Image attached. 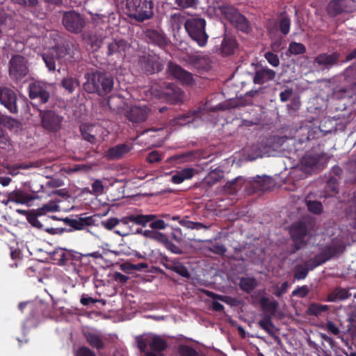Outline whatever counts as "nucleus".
<instances>
[{
	"mask_svg": "<svg viewBox=\"0 0 356 356\" xmlns=\"http://www.w3.org/2000/svg\"><path fill=\"white\" fill-rule=\"evenodd\" d=\"M84 78L83 88L88 93L104 97L113 89L114 78L109 72L92 70L84 74Z\"/></svg>",
	"mask_w": 356,
	"mask_h": 356,
	"instance_id": "1",
	"label": "nucleus"
},
{
	"mask_svg": "<svg viewBox=\"0 0 356 356\" xmlns=\"http://www.w3.org/2000/svg\"><path fill=\"white\" fill-rule=\"evenodd\" d=\"M59 210L60 207L58 204L54 201H50L42 205V207L29 211L27 213L26 219L33 227L43 229L49 234H60L64 232L65 229L49 227L44 223V222L47 221L50 218L58 219L54 216H50L46 214L49 212L58 211Z\"/></svg>",
	"mask_w": 356,
	"mask_h": 356,
	"instance_id": "2",
	"label": "nucleus"
},
{
	"mask_svg": "<svg viewBox=\"0 0 356 356\" xmlns=\"http://www.w3.org/2000/svg\"><path fill=\"white\" fill-rule=\"evenodd\" d=\"M127 8L129 16L139 22L150 19L154 15L152 0H128Z\"/></svg>",
	"mask_w": 356,
	"mask_h": 356,
	"instance_id": "3",
	"label": "nucleus"
},
{
	"mask_svg": "<svg viewBox=\"0 0 356 356\" xmlns=\"http://www.w3.org/2000/svg\"><path fill=\"white\" fill-rule=\"evenodd\" d=\"M184 28L190 38L200 47L206 46L209 35L205 31V19L195 17L188 19L184 22Z\"/></svg>",
	"mask_w": 356,
	"mask_h": 356,
	"instance_id": "4",
	"label": "nucleus"
},
{
	"mask_svg": "<svg viewBox=\"0 0 356 356\" xmlns=\"http://www.w3.org/2000/svg\"><path fill=\"white\" fill-rule=\"evenodd\" d=\"M121 221L124 225L132 222L143 227L149 225L154 230L165 229L168 226V222L162 218H157L155 214H131L122 218Z\"/></svg>",
	"mask_w": 356,
	"mask_h": 356,
	"instance_id": "5",
	"label": "nucleus"
},
{
	"mask_svg": "<svg viewBox=\"0 0 356 356\" xmlns=\"http://www.w3.org/2000/svg\"><path fill=\"white\" fill-rule=\"evenodd\" d=\"M289 233L294 243V250L292 253L300 250L307 245L311 239L312 234L305 222L298 221L294 222L289 229Z\"/></svg>",
	"mask_w": 356,
	"mask_h": 356,
	"instance_id": "6",
	"label": "nucleus"
},
{
	"mask_svg": "<svg viewBox=\"0 0 356 356\" xmlns=\"http://www.w3.org/2000/svg\"><path fill=\"white\" fill-rule=\"evenodd\" d=\"M29 72V60L21 54H13L8 61V74L15 81H21Z\"/></svg>",
	"mask_w": 356,
	"mask_h": 356,
	"instance_id": "7",
	"label": "nucleus"
},
{
	"mask_svg": "<svg viewBox=\"0 0 356 356\" xmlns=\"http://www.w3.org/2000/svg\"><path fill=\"white\" fill-rule=\"evenodd\" d=\"M41 127L47 132L57 133L62 127L64 118L55 111L39 110Z\"/></svg>",
	"mask_w": 356,
	"mask_h": 356,
	"instance_id": "8",
	"label": "nucleus"
},
{
	"mask_svg": "<svg viewBox=\"0 0 356 356\" xmlns=\"http://www.w3.org/2000/svg\"><path fill=\"white\" fill-rule=\"evenodd\" d=\"M152 92L160 99H163L167 102L176 104L182 101L183 92L180 88L173 83H163L159 89L152 88Z\"/></svg>",
	"mask_w": 356,
	"mask_h": 356,
	"instance_id": "9",
	"label": "nucleus"
},
{
	"mask_svg": "<svg viewBox=\"0 0 356 356\" xmlns=\"http://www.w3.org/2000/svg\"><path fill=\"white\" fill-rule=\"evenodd\" d=\"M62 24L70 33H79L86 26L84 17L74 10L63 12Z\"/></svg>",
	"mask_w": 356,
	"mask_h": 356,
	"instance_id": "10",
	"label": "nucleus"
},
{
	"mask_svg": "<svg viewBox=\"0 0 356 356\" xmlns=\"http://www.w3.org/2000/svg\"><path fill=\"white\" fill-rule=\"evenodd\" d=\"M131 45L124 39L115 38L107 43L106 55L115 56L118 59L124 60L129 52Z\"/></svg>",
	"mask_w": 356,
	"mask_h": 356,
	"instance_id": "11",
	"label": "nucleus"
},
{
	"mask_svg": "<svg viewBox=\"0 0 356 356\" xmlns=\"http://www.w3.org/2000/svg\"><path fill=\"white\" fill-rule=\"evenodd\" d=\"M355 9L354 0H332L327 4L326 11L330 17H334L343 13H353Z\"/></svg>",
	"mask_w": 356,
	"mask_h": 356,
	"instance_id": "12",
	"label": "nucleus"
},
{
	"mask_svg": "<svg viewBox=\"0 0 356 356\" xmlns=\"http://www.w3.org/2000/svg\"><path fill=\"white\" fill-rule=\"evenodd\" d=\"M29 97L38 99L40 104H46L50 98L49 85L42 81H33L29 85Z\"/></svg>",
	"mask_w": 356,
	"mask_h": 356,
	"instance_id": "13",
	"label": "nucleus"
},
{
	"mask_svg": "<svg viewBox=\"0 0 356 356\" xmlns=\"http://www.w3.org/2000/svg\"><path fill=\"white\" fill-rule=\"evenodd\" d=\"M341 59V54L338 51L332 53H321L318 54L314 60L315 65L318 66L321 70H329L334 67L339 65Z\"/></svg>",
	"mask_w": 356,
	"mask_h": 356,
	"instance_id": "14",
	"label": "nucleus"
},
{
	"mask_svg": "<svg viewBox=\"0 0 356 356\" xmlns=\"http://www.w3.org/2000/svg\"><path fill=\"white\" fill-rule=\"evenodd\" d=\"M168 70L170 75L183 85L192 86L195 83L193 74L173 62L168 63Z\"/></svg>",
	"mask_w": 356,
	"mask_h": 356,
	"instance_id": "15",
	"label": "nucleus"
},
{
	"mask_svg": "<svg viewBox=\"0 0 356 356\" xmlns=\"http://www.w3.org/2000/svg\"><path fill=\"white\" fill-rule=\"evenodd\" d=\"M79 130L82 138L91 145H96L100 142L98 137L100 135L102 128L99 126L82 123L79 126Z\"/></svg>",
	"mask_w": 356,
	"mask_h": 356,
	"instance_id": "16",
	"label": "nucleus"
},
{
	"mask_svg": "<svg viewBox=\"0 0 356 356\" xmlns=\"http://www.w3.org/2000/svg\"><path fill=\"white\" fill-rule=\"evenodd\" d=\"M0 102L11 113H17V95L15 91L7 87H0Z\"/></svg>",
	"mask_w": 356,
	"mask_h": 356,
	"instance_id": "17",
	"label": "nucleus"
},
{
	"mask_svg": "<svg viewBox=\"0 0 356 356\" xmlns=\"http://www.w3.org/2000/svg\"><path fill=\"white\" fill-rule=\"evenodd\" d=\"M62 220L67 226L70 227L69 229L59 228L60 229H65L64 232H70L74 230H83L86 227L92 225L95 222L92 216L79 217L77 218H65L62 219Z\"/></svg>",
	"mask_w": 356,
	"mask_h": 356,
	"instance_id": "18",
	"label": "nucleus"
},
{
	"mask_svg": "<svg viewBox=\"0 0 356 356\" xmlns=\"http://www.w3.org/2000/svg\"><path fill=\"white\" fill-rule=\"evenodd\" d=\"M141 67L148 74H152L161 72L163 70V65L159 57L156 55H147L141 56L139 59Z\"/></svg>",
	"mask_w": 356,
	"mask_h": 356,
	"instance_id": "19",
	"label": "nucleus"
},
{
	"mask_svg": "<svg viewBox=\"0 0 356 356\" xmlns=\"http://www.w3.org/2000/svg\"><path fill=\"white\" fill-rule=\"evenodd\" d=\"M144 34L149 43L156 45L160 48H165L168 44V40L161 31L148 29Z\"/></svg>",
	"mask_w": 356,
	"mask_h": 356,
	"instance_id": "20",
	"label": "nucleus"
},
{
	"mask_svg": "<svg viewBox=\"0 0 356 356\" xmlns=\"http://www.w3.org/2000/svg\"><path fill=\"white\" fill-rule=\"evenodd\" d=\"M149 111L147 106H134L127 112V118L134 123H140L146 120Z\"/></svg>",
	"mask_w": 356,
	"mask_h": 356,
	"instance_id": "21",
	"label": "nucleus"
},
{
	"mask_svg": "<svg viewBox=\"0 0 356 356\" xmlns=\"http://www.w3.org/2000/svg\"><path fill=\"white\" fill-rule=\"evenodd\" d=\"M163 266L183 277L189 278L191 276L188 268L177 259H165Z\"/></svg>",
	"mask_w": 356,
	"mask_h": 356,
	"instance_id": "22",
	"label": "nucleus"
},
{
	"mask_svg": "<svg viewBox=\"0 0 356 356\" xmlns=\"http://www.w3.org/2000/svg\"><path fill=\"white\" fill-rule=\"evenodd\" d=\"M323 156L319 154H305L301 159V169L303 172H310L316 169Z\"/></svg>",
	"mask_w": 356,
	"mask_h": 356,
	"instance_id": "23",
	"label": "nucleus"
},
{
	"mask_svg": "<svg viewBox=\"0 0 356 356\" xmlns=\"http://www.w3.org/2000/svg\"><path fill=\"white\" fill-rule=\"evenodd\" d=\"M275 72L267 67L256 69L253 77L254 84L262 85L273 81L275 77Z\"/></svg>",
	"mask_w": 356,
	"mask_h": 356,
	"instance_id": "24",
	"label": "nucleus"
},
{
	"mask_svg": "<svg viewBox=\"0 0 356 356\" xmlns=\"http://www.w3.org/2000/svg\"><path fill=\"white\" fill-rule=\"evenodd\" d=\"M131 150V147L125 143L110 147L106 152L107 159L113 161L121 159Z\"/></svg>",
	"mask_w": 356,
	"mask_h": 356,
	"instance_id": "25",
	"label": "nucleus"
},
{
	"mask_svg": "<svg viewBox=\"0 0 356 356\" xmlns=\"http://www.w3.org/2000/svg\"><path fill=\"white\" fill-rule=\"evenodd\" d=\"M238 47L235 37L231 34L225 33L221 42L220 52L223 56L232 55Z\"/></svg>",
	"mask_w": 356,
	"mask_h": 356,
	"instance_id": "26",
	"label": "nucleus"
},
{
	"mask_svg": "<svg viewBox=\"0 0 356 356\" xmlns=\"http://www.w3.org/2000/svg\"><path fill=\"white\" fill-rule=\"evenodd\" d=\"M33 200L31 195L21 189H16L8 193V201L20 204H26Z\"/></svg>",
	"mask_w": 356,
	"mask_h": 356,
	"instance_id": "27",
	"label": "nucleus"
},
{
	"mask_svg": "<svg viewBox=\"0 0 356 356\" xmlns=\"http://www.w3.org/2000/svg\"><path fill=\"white\" fill-rule=\"evenodd\" d=\"M344 87L340 90L346 93L356 87V67H349L344 72Z\"/></svg>",
	"mask_w": 356,
	"mask_h": 356,
	"instance_id": "28",
	"label": "nucleus"
},
{
	"mask_svg": "<svg viewBox=\"0 0 356 356\" xmlns=\"http://www.w3.org/2000/svg\"><path fill=\"white\" fill-rule=\"evenodd\" d=\"M84 336L87 343L92 348L97 350L106 348V343L104 342L101 334L92 332H86L84 333Z\"/></svg>",
	"mask_w": 356,
	"mask_h": 356,
	"instance_id": "29",
	"label": "nucleus"
},
{
	"mask_svg": "<svg viewBox=\"0 0 356 356\" xmlns=\"http://www.w3.org/2000/svg\"><path fill=\"white\" fill-rule=\"evenodd\" d=\"M84 260L83 259V262L81 261V265L78 268V274L82 280L87 282L92 276L97 277V270L91 265L84 264Z\"/></svg>",
	"mask_w": 356,
	"mask_h": 356,
	"instance_id": "30",
	"label": "nucleus"
},
{
	"mask_svg": "<svg viewBox=\"0 0 356 356\" xmlns=\"http://www.w3.org/2000/svg\"><path fill=\"white\" fill-rule=\"evenodd\" d=\"M238 30L248 33L251 30V26L247 18L240 13L230 22Z\"/></svg>",
	"mask_w": 356,
	"mask_h": 356,
	"instance_id": "31",
	"label": "nucleus"
},
{
	"mask_svg": "<svg viewBox=\"0 0 356 356\" xmlns=\"http://www.w3.org/2000/svg\"><path fill=\"white\" fill-rule=\"evenodd\" d=\"M220 13L229 22H231L235 17L239 13L238 10L232 5L222 3L218 8Z\"/></svg>",
	"mask_w": 356,
	"mask_h": 356,
	"instance_id": "32",
	"label": "nucleus"
},
{
	"mask_svg": "<svg viewBox=\"0 0 356 356\" xmlns=\"http://www.w3.org/2000/svg\"><path fill=\"white\" fill-rule=\"evenodd\" d=\"M54 54H56V52L50 48L41 55L46 67L49 71L56 70V61L57 60V58Z\"/></svg>",
	"mask_w": 356,
	"mask_h": 356,
	"instance_id": "33",
	"label": "nucleus"
},
{
	"mask_svg": "<svg viewBox=\"0 0 356 356\" xmlns=\"http://www.w3.org/2000/svg\"><path fill=\"white\" fill-rule=\"evenodd\" d=\"M60 86L65 91L72 94L79 86V81L76 77L67 76L61 80Z\"/></svg>",
	"mask_w": 356,
	"mask_h": 356,
	"instance_id": "34",
	"label": "nucleus"
},
{
	"mask_svg": "<svg viewBox=\"0 0 356 356\" xmlns=\"http://www.w3.org/2000/svg\"><path fill=\"white\" fill-rule=\"evenodd\" d=\"M350 296L351 294L346 289L337 287L327 296V301L335 302L337 300H344L348 299Z\"/></svg>",
	"mask_w": 356,
	"mask_h": 356,
	"instance_id": "35",
	"label": "nucleus"
},
{
	"mask_svg": "<svg viewBox=\"0 0 356 356\" xmlns=\"http://www.w3.org/2000/svg\"><path fill=\"white\" fill-rule=\"evenodd\" d=\"M257 286V282L254 277H243L240 280L239 287L247 293H251Z\"/></svg>",
	"mask_w": 356,
	"mask_h": 356,
	"instance_id": "36",
	"label": "nucleus"
},
{
	"mask_svg": "<svg viewBox=\"0 0 356 356\" xmlns=\"http://www.w3.org/2000/svg\"><path fill=\"white\" fill-rule=\"evenodd\" d=\"M149 345L151 350L155 352H162L165 350L168 346L166 341L158 335H155L152 338Z\"/></svg>",
	"mask_w": 356,
	"mask_h": 356,
	"instance_id": "37",
	"label": "nucleus"
},
{
	"mask_svg": "<svg viewBox=\"0 0 356 356\" xmlns=\"http://www.w3.org/2000/svg\"><path fill=\"white\" fill-rule=\"evenodd\" d=\"M329 309V306L327 305H321L320 303L312 302L309 305L307 314L310 316L318 317L322 313L326 312Z\"/></svg>",
	"mask_w": 356,
	"mask_h": 356,
	"instance_id": "38",
	"label": "nucleus"
},
{
	"mask_svg": "<svg viewBox=\"0 0 356 356\" xmlns=\"http://www.w3.org/2000/svg\"><path fill=\"white\" fill-rule=\"evenodd\" d=\"M179 225L191 229L200 230L202 229H208L209 226L199 222H193L188 219V216H185L178 220Z\"/></svg>",
	"mask_w": 356,
	"mask_h": 356,
	"instance_id": "39",
	"label": "nucleus"
},
{
	"mask_svg": "<svg viewBox=\"0 0 356 356\" xmlns=\"http://www.w3.org/2000/svg\"><path fill=\"white\" fill-rule=\"evenodd\" d=\"M186 21L185 17L181 13L172 14L169 19L170 24L174 31H179L181 29V26H184V22Z\"/></svg>",
	"mask_w": 356,
	"mask_h": 356,
	"instance_id": "40",
	"label": "nucleus"
},
{
	"mask_svg": "<svg viewBox=\"0 0 356 356\" xmlns=\"http://www.w3.org/2000/svg\"><path fill=\"white\" fill-rule=\"evenodd\" d=\"M259 327L264 330L270 336L275 335L273 332L274 325L272 322L271 317L269 315H266L264 318L258 322Z\"/></svg>",
	"mask_w": 356,
	"mask_h": 356,
	"instance_id": "41",
	"label": "nucleus"
},
{
	"mask_svg": "<svg viewBox=\"0 0 356 356\" xmlns=\"http://www.w3.org/2000/svg\"><path fill=\"white\" fill-rule=\"evenodd\" d=\"M260 304L265 311L270 312L272 314H274L278 307V302L276 300L270 301L267 297H262Z\"/></svg>",
	"mask_w": 356,
	"mask_h": 356,
	"instance_id": "42",
	"label": "nucleus"
},
{
	"mask_svg": "<svg viewBox=\"0 0 356 356\" xmlns=\"http://www.w3.org/2000/svg\"><path fill=\"white\" fill-rule=\"evenodd\" d=\"M289 52L292 55H300L306 52V47L300 42H291L289 44Z\"/></svg>",
	"mask_w": 356,
	"mask_h": 356,
	"instance_id": "43",
	"label": "nucleus"
},
{
	"mask_svg": "<svg viewBox=\"0 0 356 356\" xmlns=\"http://www.w3.org/2000/svg\"><path fill=\"white\" fill-rule=\"evenodd\" d=\"M51 49H54L56 52L54 54L57 58V60L60 62L62 58L69 54L70 47L69 44L56 45L51 48Z\"/></svg>",
	"mask_w": 356,
	"mask_h": 356,
	"instance_id": "44",
	"label": "nucleus"
},
{
	"mask_svg": "<svg viewBox=\"0 0 356 356\" xmlns=\"http://www.w3.org/2000/svg\"><path fill=\"white\" fill-rule=\"evenodd\" d=\"M278 28L280 32L286 35L290 31L291 20L287 16L282 17L278 22Z\"/></svg>",
	"mask_w": 356,
	"mask_h": 356,
	"instance_id": "45",
	"label": "nucleus"
},
{
	"mask_svg": "<svg viewBox=\"0 0 356 356\" xmlns=\"http://www.w3.org/2000/svg\"><path fill=\"white\" fill-rule=\"evenodd\" d=\"M179 356H199L195 349L188 345H180L178 348Z\"/></svg>",
	"mask_w": 356,
	"mask_h": 356,
	"instance_id": "46",
	"label": "nucleus"
},
{
	"mask_svg": "<svg viewBox=\"0 0 356 356\" xmlns=\"http://www.w3.org/2000/svg\"><path fill=\"white\" fill-rule=\"evenodd\" d=\"M257 182L263 191L270 190L273 186V179L268 176H264L263 177H258Z\"/></svg>",
	"mask_w": 356,
	"mask_h": 356,
	"instance_id": "47",
	"label": "nucleus"
},
{
	"mask_svg": "<svg viewBox=\"0 0 356 356\" xmlns=\"http://www.w3.org/2000/svg\"><path fill=\"white\" fill-rule=\"evenodd\" d=\"M309 269L302 265H297L295 268L294 279L298 280H304L307 276Z\"/></svg>",
	"mask_w": 356,
	"mask_h": 356,
	"instance_id": "48",
	"label": "nucleus"
},
{
	"mask_svg": "<svg viewBox=\"0 0 356 356\" xmlns=\"http://www.w3.org/2000/svg\"><path fill=\"white\" fill-rule=\"evenodd\" d=\"M307 207L314 214H320L323 210V205L319 201H307Z\"/></svg>",
	"mask_w": 356,
	"mask_h": 356,
	"instance_id": "49",
	"label": "nucleus"
},
{
	"mask_svg": "<svg viewBox=\"0 0 356 356\" xmlns=\"http://www.w3.org/2000/svg\"><path fill=\"white\" fill-rule=\"evenodd\" d=\"M175 4L181 8H194L198 3V0H175Z\"/></svg>",
	"mask_w": 356,
	"mask_h": 356,
	"instance_id": "50",
	"label": "nucleus"
},
{
	"mask_svg": "<svg viewBox=\"0 0 356 356\" xmlns=\"http://www.w3.org/2000/svg\"><path fill=\"white\" fill-rule=\"evenodd\" d=\"M163 155L157 150L150 152L147 156V161L149 163H159L162 160Z\"/></svg>",
	"mask_w": 356,
	"mask_h": 356,
	"instance_id": "51",
	"label": "nucleus"
},
{
	"mask_svg": "<svg viewBox=\"0 0 356 356\" xmlns=\"http://www.w3.org/2000/svg\"><path fill=\"white\" fill-rule=\"evenodd\" d=\"M264 58L273 67H277L280 65V59L277 54L268 51L265 53Z\"/></svg>",
	"mask_w": 356,
	"mask_h": 356,
	"instance_id": "52",
	"label": "nucleus"
},
{
	"mask_svg": "<svg viewBox=\"0 0 356 356\" xmlns=\"http://www.w3.org/2000/svg\"><path fill=\"white\" fill-rule=\"evenodd\" d=\"M15 3L28 7L29 8H35L39 3L38 0H11Z\"/></svg>",
	"mask_w": 356,
	"mask_h": 356,
	"instance_id": "53",
	"label": "nucleus"
},
{
	"mask_svg": "<svg viewBox=\"0 0 356 356\" xmlns=\"http://www.w3.org/2000/svg\"><path fill=\"white\" fill-rule=\"evenodd\" d=\"M103 42V39L102 38H99L97 35H90L89 37V44H90L91 49L92 50H97L100 48Z\"/></svg>",
	"mask_w": 356,
	"mask_h": 356,
	"instance_id": "54",
	"label": "nucleus"
},
{
	"mask_svg": "<svg viewBox=\"0 0 356 356\" xmlns=\"http://www.w3.org/2000/svg\"><path fill=\"white\" fill-rule=\"evenodd\" d=\"M122 219L120 220V222ZM120 222V220L116 218H108L106 220H104L102 222V226L108 229V230H111L113 229L117 225H118Z\"/></svg>",
	"mask_w": 356,
	"mask_h": 356,
	"instance_id": "55",
	"label": "nucleus"
},
{
	"mask_svg": "<svg viewBox=\"0 0 356 356\" xmlns=\"http://www.w3.org/2000/svg\"><path fill=\"white\" fill-rule=\"evenodd\" d=\"M58 255L59 257L58 259V264L60 266L67 265L70 260H71L72 254L70 252L61 251Z\"/></svg>",
	"mask_w": 356,
	"mask_h": 356,
	"instance_id": "56",
	"label": "nucleus"
},
{
	"mask_svg": "<svg viewBox=\"0 0 356 356\" xmlns=\"http://www.w3.org/2000/svg\"><path fill=\"white\" fill-rule=\"evenodd\" d=\"M209 249L212 252L220 255L224 254L227 251V248L220 243H213Z\"/></svg>",
	"mask_w": 356,
	"mask_h": 356,
	"instance_id": "57",
	"label": "nucleus"
},
{
	"mask_svg": "<svg viewBox=\"0 0 356 356\" xmlns=\"http://www.w3.org/2000/svg\"><path fill=\"white\" fill-rule=\"evenodd\" d=\"M321 253L323 255V257L327 259V261H328L335 255L337 250L334 247L331 245L325 246Z\"/></svg>",
	"mask_w": 356,
	"mask_h": 356,
	"instance_id": "58",
	"label": "nucleus"
},
{
	"mask_svg": "<svg viewBox=\"0 0 356 356\" xmlns=\"http://www.w3.org/2000/svg\"><path fill=\"white\" fill-rule=\"evenodd\" d=\"M289 287L288 282H284L281 286H275L274 289L273 294L277 297H281L283 294L286 293Z\"/></svg>",
	"mask_w": 356,
	"mask_h": 356,
	"instance_id": "59",
	"label": "nucleus"
},
{
	"mask_svg": "<svg viewBox=\"0 0 356 356\" xmlns=\"http://www.w3.org/2000/svg\"><path fill=\"white\" fill-rule=\"evenodd\" d=\"M75 356H96L95 353L86 346H81L75 353Z\"/></svg>",
	"mask_w": 356,
	"mask_h": 356,
	"instance_id": "60",
	"label": "nucleus"
},
{
	"mask_svg": "<svg viewBox=\"0 0 356 356\" xmlns=\"http://www.w3.org/2000/svg\"><path fill=\"white\" fill-rule=\"evenodd\" d=\"M309 292V289L307 286L304 285L295 289L292 292V296H298L300 298L306 297Z\"/></svg>",
	"mask_w": 356,
	"mask_h": 356,
	"instance_id": "61",
	"label": "nucleus"
},
{
	"mask_svg": "<svg viewBox=\"0 0 356 356\" xmlns=\"http://www.w3.org/2000/svg\"><path fill=\"white\" fill-rule=\"evenodd\" d=\"M164 246L167 250H170L172 253L178 254L182 253V250L178 246L174 244L171 241H170L169 238L167 240V242L165 243Z\"/></svg>",
	"mask_w": 356,
	"mask_h": 356,
	"instance_id": "62",
	"label": "nucleus"
},
{
	"mask_svg": "<svg viewBox=\"0 0 356 356\" xmlns=\"http://www.w3.org/2000/svg\"><path fill=\"white\" fill-rule=\"evenodd\" d=\"M327 188L333 193H338V179L336 177H331L327 182Z\"/></svg>",
	"mask_w": 356,
	"mask_h": 356,
	"instance_id": "63",
	"label": "nucleus"
},
{
	"mask_svg": "<svg viewBox=\"0 0 356 356\" xmlns=\"http://www.w3.org/2000/svg\"><path fill=\"white\" fill-rule=\"evenodd\" d=\"M92 190L95 194H102L104 192L102 181L99 179H95L92 184Z\"/></svg>",
	"mask_w": 356,
	"mask_h": 356,
	"instance_id": "64",
	"label": "nucleus"
}]
</instances>
